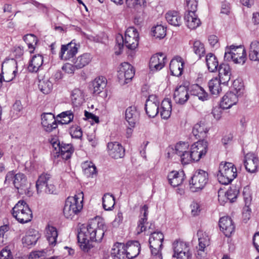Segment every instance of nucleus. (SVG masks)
Segmentation results:
<instances>
[{
    "label": "nucleus",
    "instance_id": "864d4df0",
    "mask_svg": "<svg viewBox=\"0 0 259 259\" xmlns=\"http://www.w3.org/2000/svg\"><path fill=\"white\" fill-rule=\"evenodd\" d=\"M198 236L199 237L198 238L199 244L198 248L200 249V252L202 253V250L205 249V247L209 245V239L206 234H202V236L200 235H198Z\"/></svg>",
    "mask_w": 259,
    "mask_h": 259
},
{
    "label": "nucleus",
    "instance_id": "6ab92c4d",
    "mask_svg": "<svg viewBox=\"0 0 259 259\" xmlns=\"http://www.w3.org/2000/svg\"><path fill=\"white\" fill-rule=\"evenodd\" d=\"M219 227L221 230L226 237H230L235 231V226L231 218L223 217L219 221Z\"/></svg>",
    "mask_w": 259,
    "mask_h": 259
},
{
    "label": "nucleus",
    "instance_id": "49530a36",
    "mask_svg": "<svg viewBox=\"0 0 259 259\" xmlns=\"http://www.w3.org/2000/svg\"><path fill=\"white\" fill-rule=\"evenodd\" d=\"M84 174L88 177H93L97 174L96 167L91 162H85L82 165Z\"/></svg>",
    "mask_w": 259,
    "mask_h": 259
},
{
    "label": "nucleus",
    "instance_id": "09e8293b",
    "mask_svg": "<svg viewBox=\"0 0 259 259\" xmlns=\"http://www.w3.org/2000/svg\"><path fill=\"white\" fill-rule=\"evenodd\" d=\"M193 50L199 58L203 56L205 53L204 46L203 44L199 40H196L193 42Z\"/></svg>",
    "mask_w": 259,
    "mask_h": 259
},
{
    "label": "nucleus",
    "instance_id": "c756f323",
    "mask_svg": "<svg viewBox=\"0 0 259 259\" xmlns=\"http://www.w3.org/2000/svg\"><path fill=\"white\" fill-rule=\"evenodd\" d=\"M208 131V128L205 123L200 121L195 124L192 130V133L196 139H199L200 140L206 137Z\"/></svg>",
    "mask_w": 259,
    "mask_h": 259
},
{
    "label": "nucleus",
    "instance_id": "2f4dec72",
    "mask_svg": "<svg viewBox=\"0 0 259 259\" xmlns=\"http://www.w3.org/2000/svg\"><path fill=\"white\" fill-rule=\"evenodd\" d=\"M111 256L114 259H123L126 255V247L123 243H116L111 250Z\"/></svg>",
    "mask_w": 259,
    "mask_h": 259
},
{
    "label": "nucleus",
    "instance_id": "1a4fd4ad",
    "mask_svg": "<svg viewBox=\"0 0 259 259\" xmlns=\"http://www.w3.org/2000/svg\"><path fill=\"white\" fill-rule=\"evenodd\" d=\"M35 187L37 193L45 192L53 194L55 191V187L51 180V176L47 173H43L39 176Z\"/></svg>",
    "mask_w": 259,
    "mask_h": 259
},
{
    "label": "nucleus",
    "instance_id": "4468645a",
    "mask_svg": "<svg viewBox=\"0 0 259 259\" xmlns=\"http://www.w3.org/2000/svg\"><path fill=\"white\" fill-rule=\"evenodd\" d=\"M78 45L71 41L67 45L61 46L60 57L62 60H69L73 58L77 53Z\"/></svg>",
    "mask_w": 259,
    "mask_h": 259
},
{
    "label": "nucleus",
    "instance_id": "3c124183",
    "mask_svg": "<svg viewBox=\"0 0 259 259\" xmlns=\"http://www.w3.org/2000/svg\"><path fill=\"white\" fill-rule=\"evenodd\" d=\"M38 87L44 94H48L53 88V83L49 80H44L39 82Z\"/></svg>",
    "mask_w": 259,
    "mask_h": 259
},
{
    "label": "nucleus",
    "instance_id": "f704fd0d",
    "mask_svg": "<svg viewBox=\"0 0 259 259\" xmlns=\"http://www.w3.org/2000/svg\"><path fill=\"white\" fill-rule=\"evenodd\" d=\"M91 59L90 54L84 53L80 55L75 59H73L72 62L75 64L76 69H79L89 64L91 61Z\"/></svg>",
    "mask_w": 259,
    "mask_h": 259
},
{
    "label": "nucleus",
    "instance_id": "20e7f679",
    "mask_svg": "<svg viewBox=\"0 0 259 259\" xmlns=\"http://www.w3.org/2000/svg\"><path fill=\"white\" fill-rule=\"evenodd\" d=\"M12 214L21 224L30 222L33 218L32 212L24 200L19 201L12 208Z\"/></svg>",
    "mask_w": 259,
    "mask_h": 259
},
{
    "label": "nucleus",
    "instance_id": "8fccbe9b",
    "mask_svg": "<svg viewBox=\"0 0 259 259\" xmlns=\"http://www.w3.org/2000/svg\"><path fill=\"white\" fill-rule=\"evenodd\" d=\"M146 4V0H125V4L127 7L135 10L142 6L144 7Z\"/></svg>",
    "mask_w": 259,
    "mask_h": 259
},
{
    "label": "nucleus",
    "instance_id": "bf43d9fd",
    "mask_svg": "<svg viewBox=\"0 0 259 259\" xmlns=\"http://www.w3.org/2000/svg\"><path fill=\"white\" fill-rule=\"evenodd\" d=\"M187 12H195L198 6V0H186Z\"/></svg>",
    "mask_w": 259,
    "mask_h": 259
},
{
    "label": "nucleus",
    "instance_id": "72a5a7b5",
    "mask_svg": "<svg viewBox=\"0 0 259 259\" xmlns=\"http://www.w3.org/2000/svg\"><path fill=\"white\" fill-rule=\"evenodd\" d=\"M171 102L168 99H165L161 103L160 115L162 118L167 119L171 113Z\"/></svg>",
    "mask_w": 259,
    "mask_h": 259
},
{
    "label": "nucleus",
    "instance_id": "37998d69",
    "mask_svg": "<svg viewBox=\"0 0 259 259\" xmlns=\"http://www.w3.org/2000/svg\"><path fill=\"white\" fill-rule=\"evenodd\" d=\"M71 101L74 106L81 105L84 101L83 92L78 89H74L71 93Z\"/></svg>",
    "mask_w": 259,
    "mask_h": 259
},
{
    "label": "nucleus",
    "instance_id": "412c9836",
    "mask_svg": "<svg viewBox=\"0 0 259 259\" xmlns=\"http://www.w3.org/2000/svg\"><path fill=\"white\" fill-rule=\"evenodd\" d=\"M13 185L20 194L26 193L29 188L27 179L24 174L18 173L15 175Z\"/></svg>",
    "mask_w": 259,
    "mask_h": 259
},
{
    "label": "nucleus",
    "instance_id": "79ce46f5",
    "mask_svg": "<svg viewBox=\"0 0 259 259\" xmlns=\"http://www.w3.org/2000/svg\"><path fill=\"white\" fill-rule=\"evenodd\" d=\"M103 207L105 210H111L115 205V198L113 195L106 193L102 197Z\"/></svg>",
    "mask_w": 259,
    "mask_h": 259
},
{
    "label": "nucleus",
    "instance_id": "052dcab7",
    "mask_svg": "<svg viewBox=\"0 0 259 259\" xmlns=\"http://www.w3.org/2000/svg\"><path fill=\"white\" fill-rule=\"evenodd\" d=\"M5 65L9 67H13V68H15V69L12 71V74L13 75V77H12L11 79H4V81L9 82L12 80L15 77L16 74L17 73V62L15 60L11 59L8 62L6 63Z\"/></svg>",
    "mask_w": 259,
    "mask_h": 259
},
{
    "label": "nucleus",
    "instance_id": "f257e3e1",
    "mask_svg": "<svg viewBox=\"0 0 259 259\" xmlns=\"http://www.w3.org/2000/svg\"><path fill=\"white\" fill-rule=\"evenodd\" d=\"M106 230L107 226L102 221L96 219L91 220L87 227L81 228L78 232L77 238L81 249L88 252L93 247L90 242H100Z\"/></svg>",
    "mask_w": 259,
    "mask_h": 259
},
{
    "label": "nucleus",
    "instance_id": "5fc2aeb1",
    "mask_svg": "<svg viewBox=\"0 0 259 259\" xmlns=\"http://www.w3.org/2000/svg\"><path fill=\"white\" fill-rule=\"evenodd\" d=\"M259 51V42L257 41H252L250 46L249 57L251 60H255L257 58L255 53Z\"/></svg>",
    "mask_w": 259,
    "mask_h": 259
},
{
    "label": "nucleus",
    "instance_id": "a211bd4d",
    "mask_svg": "<svg viewBox=\"0 0 259 259\" xmlns=\"http://www.w3.org/2000/svg\"><path fill=\"white\" fill-rule=\"evenodd\" d=\"M166 60V56L162 53H157L153 55L149 62L150 70L154 72L161 69L164 66Z\"/></svg>",
    "mask_w": 259,
    "mask_h": 259
},
{
    "label": "nucleus",
    "instance_id": "c03bdc74",
    "mask_svg": "<svg viewBox=\"0 0 259 259\" xmlns=\"http://www.w3.org/2000/svg\"><path fill=\"white\" fill-rule=\"evenodd\" d=\"M23 40L27 44L28 49L30 50V53H33L38 41L36 36L34 34H27L23 36Z\"/></svg>",
    "mask_w": 259,
    "mask_h": 259
},
{
    "label": "nucleus",
    "instance_id": "6e6552de",
    "mask_svg": "<svg viewBox=\"0 0 259 259\" xmlns=\"http://www.w3.org/2000/svg\"><path fill=\"white\" fill-rule=\"evenodd\" d=\"M53 149L51 152L53 157L56 158L61 157L66 160L71 157L74 152L73 146L69 144L60 143L59 141H56L52 143Z\"/></svg>",
    "mask_w": 259,
    "mask_h": 259
},
{
    "label": "nucleus",
    "instance_id": "13d9d810",
    "mask_svg": "<svg viewBox=\"0 0 259 259\" xmlns=\"http://www.w3.org/2000/svg\"><path fill=\"white\" fill-rule=\"evenodd\" d=\"M70 133L72 138L80 139L82 136L81 128L77 125L72 126L70 129Z\"/></svg>",
    "mask_w": 259,
    "mask_h": 259
},
{
    "label": "nucleus",
    "instance_id": "dca6fc26",
    "mask_svg": "<svg viewBox=\"0 0 259 259\" xmlns=\"http://www.w3.org/2000/svg\"><path fill=\"white\" fill-rule=\"evenodd\" d=\"M41 125L47 132H51L58 126L55 116L51 113H44L41 114Z\"/></svg>",
    "mask_w": 259,
    "mask_h": 259
},
{
    "label": "nucleus",
    "instance_id": "473e14b6",
    "mask_svg": "<svg viewBox=\"0 0 259 259\" xmlns=\"http://www.w3.org/2000/svg\"><path fill=\"white\" fill-rule=\"evenodd\" d=\"M165 18L167 22L174 26L181 25L182 20L180 14L176 11H169L165 14Z\"/></svg>",
    "mask_w": 259,
    "mask_h": 259
},
{
    "label": "nucleus",
    "instance_id": "69168bd1",
    "mask_svg": "<svg viewBox=\"0 0 259 259\" xmlns=\"http://www.w3.org/2000/svg\"><path fill=\"white\" fill-rule=\"evenodd\" d=\"M223 108L220 105L219 107H215L212 109L211 113L212 114L214 118L217 120L221 118L222 114Z\"/></svg>",
    "mask_w": 259,
    "mask_h": 259
},
{
    "label": "nucleus",
    "instance_id": "ddd939ff",
    "mask_svg": "<svg viewBox=\"0 0 259 259\" xmlns=\"http://www.w3.org/2000/svg\"><path fill=\"white\" fill-rule=\"evenodd\" d=\"M159 101L155 95H150L147 99L145 109L150 117H155L159 112Z\"/></svg>",
    "mask_w": 259,
    "mask_h": 259
},
{
    "label": "nucleus",
    "instance_id": "7ed1b4c3",
    "mask_svg": "<svg viewBox=\"0 0 259 259\" xmlns=\"http://www.w3.org/2000/svg\"><path fill=\"white\" fill-rule=\"evenodd\" d=\"M83 194L81 192L73 197L67 198L63 209V213L66 218L72 219L80 211L83 207Z\"/></svg>",
    "mask_w": 259,
    "mask_h": 259
},
{
    "label": "nucleus",
    "instance_id": "5701e85b",
    "mask_svg": "<svg viewBox=\"0 0 259 259\" xmlns=\"http://www.w3.org/2000/svg\"><path fill=\"white\" fill-rule=\"evenodd\" d=\"M126 256L132 259L136 257L140 253L141 246L138 241L128 242L126 245Z\"/></svg>",
    "mask_w": 259,
    "mask_h": 259
},
{
    "label": "nucleus",
    "instance_id": "c85d7f7f",
    "mask_svg": "<svg viewBox=\"0 0 259 259\" xmlns=\"http://www.w3.org/2000/svg\"><path fill=\"white\" fill-rule=\"evenodd\" d=\"M219 78L223 84H227L230 79L231 69L228 64H221L218 68Z\"/></svg>",
    "mask_w": 259,
    "mask_h": 259
},
{
    "label": "nucleus",
    "instance_id": "4d7b16f0",
    "mask_svg": "<svg viewBox=\"0 0 259 259\" xmlns=\"http://www.w3.org/2000/svg\"><path fill=\"white\" fill-rule=\"evenodd\" d=\"M188 144L187 143H180L175 146V152L177 155L180 156L184 153L187 150H188Z\"/></svg>",
    "mask_w": 259,
    "mask_h": 259
},
{
    "label": "nucleus",
    "instance_id": "0eeeda50",
    "mask_svg": "<svg viewBox=\"0 0 259 259\" xmlns=\"http://www.w3.org/2000/svg\"><path fill=\"white\" fill-rule=\"evenodd\" d=\"M208 181V173L202 169L196 170L189 181L191 191L197 192L201 191Z\"/></svg>",
    "mask_w": 259,
    "mask_h": 259
},
{
    "label": "nucleus",
    "instance_id": "6e6d98bb",
    "mask_svg": "<svg viewBox=\"0 0 259 259\" xmlns=\"http://www.w3.org/2000/svg\"><path fill=\"white\" fill-rule=\"evenodd\" d=\"M191 152L188 149L184 153L180 156L181 161L183 164H187L194 161L193 157L191 156Z\"/></svg>",
    "mask_w": 259,
    "mask_h": 259
},
{
    "label": "nucleus",
    "instance_id": "e2e57ef3",
    "mask_svg": "<svg viewBox=\"0 0 259 259\" xmlns=\"http://www.w3.org/2000/svg\"><path fill=\"white\" fill-rule=\"evenodd\" d=\"M62 68L68 74H73L75 70L77 69L75 67V64L74 63L73 64L66 63L63 66Z\"/></svg>",
    "mask_w": 259,
    "mask_h": 259
},
{
    "label": "nucleus",
    "instance_id": "f3484780",
    "mask_svg": "<svg viewBox=\"0 0 259 259\" xmlns=\"http://www.w3.org/2000/svg\"><path fill=\"white\" fill-rule=\"evenodd\" d=\"M107 150L109 155L114 159L121 158L124 156V148L121 144L117 142L108 143Z\"/></svg>",
    "mask_w": 259,
    "mask_h": 259
},
{
    "label": "nucleus",
    "instance_id": "ea45409f",
    "mask_svg": "<svg viewBox=\"0 0 259 259\" xmlns=\"http://www.w3.org/2000/svg\"><path fill=\"white\" fill-rule=\"evenodd\" d=\"M164 236L161 232H154L151 233L149 243L156 247H162Z\"/></svg>",
    "mask_w": 259,
    "mask_h": 259
},
{
    "label": "nucleus",
    "instance_id": "a878e982",
    "mask_svg": "<svg viewBox=\"0 0 259 259\" xmlns=\"http://www.w3.org/2000/svg\"><path fill=\"white\" fill-rule=\"evenodd\" d=\"M238 102L236 95L233 92H230L226 94L223 97L220 105L223 109H227L236 104Z\"/></svg>",
    "mask_w": 259,
    "mask_h": 259
},
{
    "label": "nucleus",
    "instance_id": "bb28decb",
    "mask_svg": "<svg viewBox=\"0 0 259 259\" xmlns=\"http://www.w3.org/2000/svg\"><path fill=\"white\" fill-rule=\"evenodd\" d=\"M185 175L183 171H171L167 176L169 183L173 187H177L182 184Z\"/></svg>",
    "mask_w": 259,
    "mask_h": 259
},
{
    "label": "nucleus",
    "instance_id": "39448f33",
    "mask_svg": "<svg viewBox=\"0 0 259 259\" xmlns=\"http://www.w3.org/2000/svg\"><path fill=\"white\" fill-rule=\"evenodd\" d=\"M237 176V169L231 162H222L219 166L217 177L219 182L223 185L230 183Z\"/></svg>",
    "mask_w": 259,
    "mask_h": 259
},
{
    "label": "nucleus",
    "instance_id": "58836bf2",
    "mask_svg": "<svg viewBox=\"0 0 259 259\" xmlns=\"http://www.w3.org/2000/svg\"><path fill=\"white\" fill-rule=\"evenodd\" d=\"M221 84L222 81L218 77L212 78L208 83L209 90L211 94L218 95L222 91Z\"/></svg>",
    "mask_w": 259,
    "mask_h": 259
},
{
    "label": "nucleus",
    "instance_id": "393cba45",
    "mask_svg": "<svg viewBox=\"0 0 259 259\" xmlns=\"http://www.w3.org/2000/svg\"><path fill=\"white\" fill-rule=\"evenodd\" d=\"M186 25L190 29H194L199 27L201 24L195 12H187L184 17Z\"/></svg>",
    "mask_w": 259,
    "mask_h": 259
},
{
    "label": "nucleus",
    "instance_id": "f8f14e48",
    "mask_svg": "<svg viewBox=\"0 0 259 259\" xmlns=\"http://www.w3.org/2000/svg\"><path fill=\"white\" fill-rule=\"evenodd\" d=\"M207 149V142L204 140H199L193 144L189 150L194 161H199L202 156L206 154Z\"/></svg>",
    "mask_w": 259,
    "mask_h": 259
},
{
    "label": "nucleus",
    "instance_id": "423d86ee",
    "mask_svg": "<svg viewBox=\"0 0 259 259\" xmlns=\"http://www.w3.org/2000/svg\"><path fill=\"white\" fill-rule=\"evenodd\" d=\"M224 59L228 61H232L235 63H244L246 54L244 48L242 46L231 45L227 47L225 50Z\"/></svg>",
    "mask_w": 259,
    "mask_h": 259
},
{
    "label": "nucleus",
    "instance_id": "2eb2a0df",
    "mask_svg": "<svg viewBox=\"0 0 259 259\" xmlns=\"http://www.w3.org/2000/svg\"><path fill=\"white\" fill-rule=\"evenodd\" d=\"M259 160L257 156L253 153L249 152L244 156V164L246 170L250 173L257 171Z\"/></svg>",
    "mask_w": 259,
    "mask_h": 259
},
{
    "label": "nucleus",
    "instance_id": "a19ab883",
    "mask_svg": "<svg viewBox=\"0 0 259 259\" xmlns=\"http://www.w3.org/2000/svg\"><path fill=\"white\" fill-rule=\"evenodd\" d=\"M206 63L208 70L213 72L218 69L219 63L217 57L212 53L208 54L206 56Z\"/></svg>",
    "mask_w": 259,
    "mask_h": 259
},
{
    "label": "nucleus",
    "instance_id": "4be33fe9",
    "mask_svg": "<svg viewBox=\"0 0 259 259\" xmlns=\"http://www.w3.org/2000/svg\"><path fill=\"white\" fill-rule=\"evenodd\" d=\"M184 62L180 57H177L171 60L169 64V69L172 75L179 76L182 74Z\"/></svg>",
    "mask_w": 259,
    "mask_h": 259
},
{
    "label": "nucleus",
    "instance_id": "b1692460",
    "mask_svg": "<svg viewBox=\"0 0 259 259\" xmlns=\"http://www.w3.org/2000/svg\"><path fill=\"white\" fill-rule=\"evenodd\" d=\"M106 85L107 79L105 77L101 76L96 78L91 84L92 93L95 95H99L103 91Z\"/></svg>",
    "mask_w": 259,
    "mask_h": 259
},
{
    "label": "nucleus",
    "instance_id": "e433bc0d",
    "mask_svg": "<svg viewBox=\"0 0 259 259\" xmlns=\"http://www.w3.org/2000/svg\"><path fill=\"white\" fill-rule=\"evenodd\" d=\"M190 95L198 97L200 100L205 101L209 99V95L205 91L198 85H194L190 91Z\"/></svg>",
    "mask_w": 259,
    "mask_h": 259
},
{
    "label": "nucleus",
    "instance_id": "4c0bfd02",
    "mask_svg": "<svg viewBox=\"0 0 259 259\" xmlns=\"http://www.w3.org/2000/svg\"><path fill=\"white\" fill-rule=\"evenodd\" d=\"M58 232L55 227L48 225L46 228V237L50 245L54 246L56 244Z\"/></svg>",
    "mask_w": 259,
    "mask_h": 259
},
{
    "label": "nucleus",
    "instance_id": "de8ad7c7",
    "mask_svg": "<svg viewBox=\"0 0 259 259\" xmlns=\"http://www.w3.org/2000/svg\"><path fill=\"white\" fill-rule=\"evenodd\" d=\"M152 32L154 37L161 39L166 35V28L161 25H157L152 28Z\"/></svg>",
    "mask_w": 259,
    "mask_h": 259
},
{
    "label": "nucleus",
    "instance_id": "9b49d317",
    "mask_svg": "<svg viewBox=\"0 0 259 259\" xmlns=\"http://www.w3.org/2000/svg\"><path fill=\"white\" fill-rule=\"evenodd\" d=\"M135 71L133 67L127 62L121 63L118 71V78L121 84L127 83L133 78Z\"/></svg>",
    "mask_w": 259,
    "mask_h": 259
},
{
    "label": "nucleus",
    "instance_id": "7c9ffc66",
    "mask_svg": "<svg viewBox=\"0 0 259 259\" xmlns=\"http://www.w3.org/2000/svg\"><path fill=\"white\" fill-rule=\"evenodd\" d=\"M125 117L129 125L132 127H134L139 117V113L137 111L136 107L133 106L128 107L125 110Z\"/></svg>",
    "mask_w": 259,
    "mask_h": 259
},
{
    "label": "nucleus",
    "instance_id": "cd10ccee",
    "mask_svg": "<svg viewBox=\"0 0 259 259\" xmlns=\"http://www.w3.org/2000/svg\"><path fill=\"white\" fill-rule=\"evenodd\" d=\"M40 235L38 231L32 229L29 230L23 237L22 243L24 246H26L35 245Z\"/></svg>",
    "mask_w": 259,
    "mask_h": 259
},
{
    "label": "nucleus",
    "instance_id": "774afa93",
    "mask_svg": "<svg viewBox=\"0 0 259 259\" xmlns=\"http://www.w3.org/2000/svg\"><path fill=\"white\" fill-rule=\"evenodd\" d=\"M147 221V218L141 217L139 221V224L138 225V229L140 230V232H138V233H141L146 230V227L144 226V224Z\"/></svg>",
    "mask_w": 259,
    "mask_h": 259
},
{
    "label": "nucleus",
    "instance_id": "680f3d73",
    "mask_svg": "<svg viewBox=\"0 0 259 259\" xmlns=\"http://www.w3.org/2000/svg\"><path fill=\"white\" fill-rule=\"evenodd\" d=\"M13 256L11 250L7 248H3L0 252V259H13Z\"/></svg>",
    "mask_w": 259,
    "mask_h": 259
},
{
    "label": "nucleus",
    "instance_id": "f03ea898",
    "mask_svg": "<svg viewBox=\"0 0 259 259\" xmlns=\"http://www.w3.org/2000/svg\"><path fill=\"white\" fill-rule=\"evenodd\" d=\"M116 47L118 48L119 51L117 54H119L124 45L130 50H134L137 47L139 44V33L135 27H130L125 32L124 37L118 34L116 36Z\"/></svg>",
    "mask_w": 259,
    "mask_h": 259
},
{
    "label": "nucleus",
    "instance_id": "aec40b11",
    "mask_svg": "<svg viewBox=\"0 0 259 259\" xmlns=\"http://www.w3.org/2000/svg\"><path fill=\"white\" fill-rule=\"evenodd\" d=\"M189 98L188 88L185 85H180L177 87L174 92V99L179 104H185Z\"/></svg>",
    "mask_w": 259,
    "mask_h": 259
},
{
    "label": "nucleus",
    "instance_id": "338daca9",
    "mask_svg": "<svg viewBox=\"0 0 259 259\" xmlns=\"http://www.w3.org/2000/svg\"><path fill=\"white\" fill-rule=\"evenodd\" d=\"M191 212L193 215H196L200 211V205L198 203L193 201L190 205Z\"/></svg>",
    "mask_w": 259,
    "mask_h": 259
},
{
    "label": "nucleus",
    "instance_id": "c9c22d12",
    "mask_svg": "<svg viewBox=\"0 0 259 259\" xmlns=\"http://www.w3.org/2000/svg\"><path fill=\"white\" fill-rule=\"evenodd\" d=\"M43 63V57L41 55H34L32 58L29 65L28 69L31 72H36Z\"/></svg>",
    "mask_w": 259,
    "mask_h": 259
},
{
    "label": "nucleus",
    "instance_id": "9d476101",
    "mask_svg": "<svg viewBox=\"0 0 259 259\" xmlns=\"http://www.w3.org/2000/svg\"><path fill=\"white\" fill-rule=\"evenodd\" d=\"M174 257L177 259H191L192 253L190 251L189 244L181 240H176L173 243Z\"/></svg>",
    "mask_w": 259,
    "mask_h": 259
},
{
    "label": "nucleus",
    "instance_id": "0e129e2a",
    "mask_svg": "<svg viewBox=\"0 0 259 259\" xmlns=\"http://www.w3.org/2000/svg\"><path fill=\"white\" fill-rule=\"evenodd\" d=\"M208 41L210 45L214 48H218L219 46V39L218 37L214 35H211L208 37Z\"/></svg>",
    "mask_w": 259,
    "mask_h": 259
},
{
    "label": "nucleus",
    "instance_id": "603ef678",
    "mask_svg": "<svg viewBox=\"0 0 259 259\" xmlns=\"http://www.w3.org/2000/svg\"><path fill=\"white\" fill-rule=\"evenodd\" d=\"M238 194L239 190L235 187L230 188L225 193V198L229 200L231 203H232L235 201Z\"/></svg>",
    "mask_w": 259,
    "mask_h": 259
},
{
    "label": "nucleus",
    "instance_id": "a18cd8bd",
    "mask_svg": "<svg viewBox=\"0 0 259 259\" xmlns=\"http://www.w3.org/2000/svg\"><path fill=\"white\" fill-rule=\"evenodd\" d=\"M57 117L61 118L59 121L61 124H68L73 120L74 115L71 110H67L58 114Z\"/></svg>",
    "mask_w": 259,
    "mask_h": 259
}]
</instances>
